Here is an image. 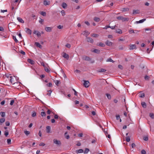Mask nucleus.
I'll list each match as a JSON object with an SVG mask.
<instances>
[{"label":"nucleus","mask_w":154,"mask_h":154,"mask_svg":"<svg viewBox=\"0 0 154 154\" xmlns=\"http://www.w3.org/2000/svg\"><path fill=\"white\" fill-rule=\"evenodd\" d=\"M8 80L10 81L11 83L13 84L15 83L16 79L14 77L11 76L10 77V79H9Z\"/></svg>","instance_id":"nucleus-1"},{"label":"nucleus","mask_w":154,"mask_h":154,"mask_svg":"<svg viewBox=\"0 0 154 154\" xmlns=\"http://www.w3.org/2000/svg\"><path fill=\"white\" fill-rule=\"evenodd\" d=\"M84 85L86 88H88L90 85V83L88 81L84 80Z\"/></svg>","instance_id":"nucleus-2"},{"label":"nucleus","mask_w":154,"mask_h":154,"mask_svg":"<svg viewBox=\"0 0 154 154\" xmlns=\"http://www.w3.org/2000/svg\"><path fill=\"white\" fill-rule=\"evenodd\" d=\"M82 59L84 60L87 61H90L91 60V59L90 57L86 56H83Z\"/></svg>","instance_id":"nucleus-3"},{"label":"nucleus","mask_w":154,"mask_h":154,"mask_svg":"<svg viewBox=\"0 0 154 154\" xmlns=\"http://www.w3.org/2000/svg\"><path fill=\"white\" fill-rule=\"evenodd\" d=\"M54 143L57 145H60L61 142L59 140H57L56 139H54L53 140Z\"/></svg>","instance_id":"nucleus-4"},{"label":"nucleus","mask_w":154,"mask_h":154,"mask_svg":"<svg viewBox=\"0 0 154 154\" xmlns=\"http://www.w3.org/2000/svg\"><path fill=\"white\" fill-rule=\"evenodd\" d=\"M63 57L66 58L67 60L69 59V55L65 53H63Z\"/></svg>","instance_id":"nucleus-5"},{"label":"nucleus","mask_w":154,"mask_h":154,"mask_svg":"<svg viewBox=\"0 0 154 154\" xmlns=\"http://www.w3.org/2000/svg\"><path fill=\"white\" fill-rule=\"evenodd\" d=\"M86 39L88 42L91 43H93L94 40L92 38L89 37H87L86 38Z\"/></svg>","instance_id":"nucleus-6"},{"label":"nucleus","mask_w":154,"mask_h":154,"mask_svg":"<svg viewBox=\"0 0 154 154\" xmlns=\"http://www.w3.org/2000/svg\"><path fill=\"white\" fill-rule=\"evenodd\" d=\"M33 33L36 34L38 37L41 36V33L38 31L35 30L33 32Z\"/></svg>","instance_id":"nucleus-7"},{"label":"nucleus","mask_w":154,"mask_h":154,"mask_svg":"<svg viewBox=\"0 0 154 154\" xmlns=\"http://www.w3.org/2000/svg\"><path fill=\"white\" fill-rule=\"evenodd\" d=\"M105 43L106 45L109 46H111L113 44L112 42H110L108 40H107L105 42Z\"/></svg>","instance_id":"nucleus-8"},{"label":"nucleus","mask_w":154,"mask_h":154,"mask_svg":"<svg viewBox=\"0 0 154 154\" xmlns=\"http://www.w3.org/2000/svg\"><path fill=\"white\" fill-rule=\"evenodd\" d=\"M136 47L135 45H130L129 49L130 50H133L136 49Z\"/></svg>","instance_id":"nucleus-9"},{"label":"nucleus","mask_w":154,"mask_h":154,"mask_svg":"<svg viewBox=\"0 0 154 154\" xmlns=\"http://www.w3.org/2000/svg\"><path fill=\"white\" fill-rule=\"evenodd\" d=\"M52 28V27H46L45 28V30L47 32H51Z\"/></svg>","instance_id":"nucleus-10"},{"label":"nucleus","mask_w":154,"mask_h":154,"mask_svg":"<svg viewBox=\"0 0 154 154\" xmlns=\"http://www.w3.org/2000/svg\"><path fill=\"white\" fill-rule=\"evenodd\" d=\"M27 61L32 65H33L35 63V62L33 60L30 59H28Z\"/></svg>","instance_id":"nucleus-11"},{"label":"nucleus","mask_w":154,"mask_h":154,"mask_svg":"<svg viewBox=\"0 0 154 154\" xmlns=\"http://www.w3.org/2000/svg\"><path fill=\"white\" fill-rule=\"evenodd\" d=\"M50 3V1H48L45 0L44 1V4L45 5H49Z\"/></svg>","instance_id":"nucleus-12"},{"label":"nucleus","mask_w":154,"mask_h":154,"mask_svg":"<svg viewBox=\"0 0 154 154\" xmlns=\"http://www.w3.org/2000/svg\"><path fill=\"white\" fill-rule=\"evenodd\" d=\"M46 131L47 133H49L50 132L51 127L49 126H47L46 128Z\"/></svg>","instance_id":"nucleus-13"},{"label":"nucleus","mask_w":154,"mask_h":154,"mask_svg":"<svg viewBox=\"0 0 154 154\" xmlns=\"http://www.w3.org/2000/svg\"><path fill=\"white\" fill-rule=\"evenodd\" d=\"M35 45L36 46L39 48H42V46L39 42H35Z\"/></svg>","instance_id":"nucleus-14"},{"label":"nucleus","mask_w":154,"mask_h":154,"mask_svg":"<svg viewBox=\"0 0 154 154\" xmlns=\"http://www.w3.org/2000/svg\"><path fill=\"white\" fill-rule=\"evenodd\" d=\"M26 33L29 34L30 35H31L32 34V31L29 28H26Z\"/></svg>","instance_id":"nucleus-15"},{"label":"nucleus","mask_w":154,"mask_h":154,"mask_svg":"<svg viewBox=\"0 0 154 154\" xmlns=\"http://www.w3.org/2000/svg\"><path fill=\"white\" fill-rule=\"evenodd\" d=\"M141 104L143 108H146V103L145 102H141Z\"/></svg>","instance_id":"nucleus-16"},{"label":"nucleus","mask_w":154,"mask_h":154,"mask_svg":"<svg viewBox=\"0 0 154 154\" xmlns=\"http://www.w3.org/2000/svg\"><path fill=\"white\" fill-rule=\"evenodd\" d=\"M146 20V19H142V20H141L139 21H137L136 22V23H142L143 22H144Z\"/></svg>","instance_id":"nucleus-17"},{"label":"nucleus","mask_w":154,"mask_h":154,"mask_svg":"<svg viewBox=\"0 0 154 154\" xmlns=\"http://www.w3.org/2000/svg\"><path fill=\"white\" fill-rule=\"evenodd\" d=\"M17 19L19 22L22 23H24V21L23 20V19L21 18L20 17H17Z\"/></svg>","instance_id":"nucleus-18"},{"label":"nucleus","mask_w":154,"mask_h":154,"mask_svg":"<svg viewBox=\"0 0 154 154\" xmlns=\"http://www.w3.org/2000/svg\"><path fill=\"white\" fill-rule=\"evenodd\" d=\"M106 71V69L103 68H101L99 70L98 72H104Z\"/></svg>","instance_id":"nucleus-19"},{"label":"nucleus","mask_w":154,"mask_h":154,"mask_svg":"<svg viewBox=\"0 0 154 154\" xmlns=\"http://www.w3.org/2000/svg\"><path fill=\"white\" fill-rule=\"evenodd\" d=\"M116 33H117L119 34H121L122 33V30L120 29H118L117 30H116Z\"/></svg>","instance_id":"nucleus-20"},{"label":"nucleus","mask_w":154,"mask_h":154,"mask_svg":"<svg viewBox=\"0 0 154 154\" xmlns=\"http://www.w3.org/2000/svg\"><path fill=\"white\" fill-rule=\"evenodd\" d=\"M83 152V150L82 149H79L76 150V152L77 153H82Z\"/></svg>","instance_id":"nucleus-21"},{"label":"nucleus","mask_w":154,"mask_h":154,"mask_svg":"<svg viewBox=\"0 0 154 154\" xmlns=\"http://www.w3.org/2000/svg\"><path fill=\"white\" fill-rule=\"evenodd\" d=\"M93 52L98 54L100 53V51L98 49H95L93 51Z\"/></svg>","instance_id":"nucleus-22"},{"label":"nucleus","mask_w":154,"mask_h":154,"mask_svg":"<svg viewBox=\"0 0 154 154\" xmlns=\"http://www.w3.org/2000/svg\"><path fill=\"white\" fill-rule=\"evenodd\" d=\"M63 8H65L67 7V5L65 3L63 2L62 3V5Z\"/></svg>","instance_id":"nucleus-23"},{"label":"nucleus","mask_w":154,"mask_h":154,"mask_svg":"<svg viewBox=\"0 0 154 154\" xmlns=\"http://www.w3.org/2000/svg\"><path fill=\"white\" fill-rule=\"evenodd\" d=\"M5 119L4 118H1L0 119V124L1 125L2 123L5 122Z\"/></svg>","instance_id":"nucleus-24"},{"label":"nucleus","mask_w":154,"mask_h":154,"mask_svg":"<svg viewBox=\"0 0 154 154\" xmlns=\"http://www.w3.org/2000/svg\"><path fill=\"white\" fill-rule=\"evenodd\" d=\"M129 9L128 8H122V11H127L129 10Z\"/></svg>","instance_id":"nucleus-25"},{"label":"nucleus","mask_w":154,"mask_h":154,"mask_svg":"<svg viewBox=\"0 0 154 154\" xmlns=\"http://www.w3.org/2000/svg\"><path fill=\"white\" fill-rule=\"evenodd\" d=\"M129 19L128 18L124 17H123V18L122 20L123 22L128 21L129 20Z\"/></svg>","instance_id":"nucleus-26"},{"label":"nucleus","mask_w":154,"mask_h":154,"mask_svg":"<svg viewBox=\"0 0 154 154\" xmlns=\"http://www.w3.org/2000/svg\"><path fill=\"white\" fill-rule=\"evenodd\" d=\"M139 97L141 98H143L145 97V94L143 93H141L139 94Z\"/></svg>","instance_id":"nucleus-27"},{"label":"nucleus","mask_w":154,"mask_h":154,"mask_svg":"<svg viewBox=\"0 0 154 154\" xmlns=\"http://www.w3.org/2000/svg\"><path fill=\"white\" fill-rule=\"evenodd\" d=\"M94 20L96 22H98L100 21V19L98 17H95L94 18Z\"/></svg>","instance_id":"nucleus-28"},{"label":"nucleus","mask_w":154,"mask_h":154,"mask_svg":"<svg viewBox=\"0 0 154 154\" xmlns=\"http://www.w3.org/2000/svg\"><path fill=\"white\" fill-rule=\"evenodd\" d=\"M140 12V11L139 10H133V14H138Z\"/></svg>","instance_id":"nucleus-29"},{"label":"nucleus","mask_w":154,"mask_h":154,"mask_svg":"<svg viewBox=\"0 0 154 154\" xmlns=\"http://www.w3.org/2000/svg\"><path fill=\"white\" fill-rule=\"evenodd\" d=\"M149 116L152 119H154V114L153 113H150L149 114Z\"/></svg>","instance_id":"nucleus-30"},{"label":"nucleus","mask_w":154,"mask_h":154,"mask_svg":"<svg viewBox=\"0 0 154 154\" xmlns=\"http://www.w3.org/2000/svg\"><path fill=\"white\" fill-rule=\"evenodd\" d=\"M85 33L84 34L87 37V36L90 33L88 31H85Z\"/></svg>","instance_id":"nucleus-31"},{"label":"nucleus","mask_w":154,"mask_h":154,"mask_svg":"<svg viewBox=\"0 0 154 154\" xmlns=\"http://www.w3.org/2000/svg\"><path fill=\"white\" fill-rule=\"evenodd\" d=\"M13 38L15 42L16 43H18V41L16 39V37L15 36H13Z\"/></svg>","instance_id":"nucleus-32"},{"label":"nucleus","mask_w":154,"mask_h":154,"mask_svg":"<svg viewBox=\"0 0 154 154\" xmlns=\"http://www.w3.org/2000/svg\"><path fill=\"white\" fill-rule=\"evenodd\" d=\"M107 62H110L112 63H114V61L112 60L111 58L108 59L106 61Z\"/></svg>","instance_id":"nucleus-33"},{"label":"nucleus","mask_w":154,"mask_h":154,"mask_svg":"<svg viewBox=\"0 0 154 154\" xmlns=\"http://www.w3.org/2000/svg\"><path fill=\"white\" fill-rule=\"evenodd\" d=\"M41 116H46V113L45 112H42L41 113Z\"/></svg>","instance_id":"nucleus-34"},{"label":"nucleus","mask_w":154,"mask_h":154,"mask_svg":"<svg viewBox=\"0 0 154 154\" xmlns=\"http://www.w3.org/2000/svg\"><path fill=\"white\" fill-rule=\"evenodd\" d=\"M0 114L2 117H4L5 116V113L4 112H0Z\"/></svg>","instance_id":"nucleus-35"},{"label":"nucleus","mask_w":154,"mask_h":154,"mask_svg":"<svg viewBox=\"0 0 154 154\" xmlns=\"http://www.w3.org/2000/svg\"><path fill=\"white\" fill-rule=\"evenodd\" d=\"M36 116V113L35 111H33L32 114V117H35Z\"/></svg>","instance_id":"nucleus-36"},{"label":"nucleus","mask_w":154,"mask_h":154,"mask_svg":"<svg viewBox=\"0 0 154 154\" xmlns=\"http://www.w3.org/2000/svg\"><path fill=\"white\" fill-rule=\"evenodd\" d=\"M130 140V139L129 136H127L126 137V140L127 142H129Z\"/></svg>","instance_id":"nucleus-37"},{"label":"nucleus","mask_w":154,"mask_h":154,"mask_svg":"<svg viewBox=\"0 0 154 154\" xmlns=\"http://www.w3.org/2000/svg\"><path fill=\"white\" fill-rule=\"evenodd\" d=\"M91 36H92L96 38L97 37L99 36V35L96 34H92L91 35Z\"/></svg>","instance_id":"nucleus-38"},{"label":"nucleus","mask_w":154,"mask_h":154,"mask_svg":"<svg viewBox=\"0 0 154 154\" xmlns=\"http://www.w3.org/2000/svg\"><path fill=\"white\" fill-rule=\"evenodd\" d=\"M55 83L57 86H58L60 84V82L58 80H56L55 81Z\"/></svg>","instance_id":"nucleus-39"},{"label":"nucleus","mask_w":154,"mask_h":154,"mask_svg":"<svg viewBox=\"0 0 154 154\" xmlns=\"http://www.w3.org/2000/svg\"><path fill=\"white\" fill-rule=\"evenodd\" d=\"M89 151V150L88 149V148H86L85 151H84V154H86V153H87Z\"/></svg>","instance_id":"nucleus-40"},{"label":"nucleus","mask_w":154,"mask_h":154,"mask_svg":"<svg viewBox=\"0 0 154 154\" xmlns=\"http://www.w3.org/2000/svg\"><path fill=\"white\" fill-rule=\"evenodd\" d=\"M106 95L108 99L110 100L111 99V96L110 94H106Z\"/></svg>","instance_id":"nucleus-41"},{"label":"nucleus","mask_w":154,"mask_h":154,"mask_svg":"<svg viewBox=\"0 0 154 154\" xmlns=\"http://www.w3.org/2000/svg\"><path fill=\"white\" fill-rule=\"evenodd\" d=\"M47 91L48 92L47 94V95H48V96H50L51 95V94L52 92V91L51 90H49L48 91Z\"/></svg>","instance_id":"nucleus-42"},{"label":"nucleus","mask_w":154,"mask_h":154,"mask_svg":"<svg viewBox=\"0 0 154 154\" xmlns=\"http://www.w3.org/2000/svg\"><path fill=\"white\" fill-rule=\"evenodd\" d=\"M116 18L119 20H122V18H123V17L122 16H119L117 17Z\"/></svg>","instance_id":"nucleus-43"},{"label":"nucleus","mask_w":154,"mask_h":154,"mask_svg":"<svg viewBox=\"0 0 154 154\" xmlns=\"http://www.w3.org/2000/svg\"><path fill=\"white\" fill-rule=\"evenodd\" d=\"M19 52L22 54L23 55H25V52L22 50H20Z\"/></svg>","instance_id":"nucleus-44"},{"label":"nucleus","mask_w":154,"mask_h":154,"mask_svg":"<svg viewBox=\"0 0 154 154\" xmlns=\"http://www.w3.org/2000/svg\"><path fill=\"white\" fill-rule=\"evenodd\" d=\"M99 46L101 47H104L105 46V45L103 43L100 42L99 44Z\"/></svg>","instance_id":"nucleus-45"},{"label":"nucleus","mask_w":154,"mask_h":154,"mask_svg":"<svg viewBox=\"0 0 154 154\" xmlns=\"http://www.w3.org/2000/svg\"><path fill=\"white\" fill-rule=\"evenodd\" d=\"M45 70L47 72H50V70L47 67H45Z\"/></svg>","instance_id":"nucleus-46"},{"label":"nucleus","mask_w":154,"mask_h":154,"mask_svg":"<svg viewBox=\"0 0 154 154\" xmlns=\"http://www.w3.org/2000/svg\"><path fill=\"white\" fill-rule=\"evenodd\" d=\"M8 135V131L6 130L5 131V136L7 137Z\"/></svg>","instance_id":"nucleus-47"},{"label":"nucleus","mask_w":154,"mask_h":154,"mask_svg":"<svg viewBox=\"0 0 154 154\" xmlns=\"http://www.w3.org/2000/svg\"><path fill=\"white\" fill-rule=\"evenodd\" d=\"M24 133L26 135H28L30 134L29 131H25Z\"/></svg>","instance_id":"nucleus-48"},{"label":"nucleus","mask_w":154,"mask_h":154,"mask_svg":"<svg viewBox=\"0 0 154 154\" xmlns=\"http://www.w3.org/2000/svg\"><path fill=\"white\" fill-rule=\"evenodd\" d=\"M41 14L44 16H46V13L45 12L42 11Z\"/></svg>","instance_id":"nucleus-49"},{"label":"nucleus","mask_w":154,"mask_h":154,"mask_svg":"<svg viewBox=\"0 0 154 154\" xmlns=\"http://www.w3.org/2000/svg\"><path fill=\"white\" fill-rule=\"evenodd\" d=\"M7 142L8 144H11V140L10 139H8L7 140Z\"/></svg>","instance_id":"nucleus-50"},{"label":"nucleus","mask_w":154,"mask_h":154,"mask_svg":"<svg viewBox=\"0 0 154 154\" xmlns=\"http://www.w3.org/2000/svg\"><path fill=\"white\" fill-rule=\"evenodd\" d=\"M129 32L130 33H134L135 32L134 30L132 29H130L129 31Z\"/></svg>","instance_id":"nucleus-51"},{"label":"nucleus","mask_w":154,"mask_h":154,"mask_svg":"<svg viewBox=\"0 0 154 154\" xmlns=\"http://www.w3.org/2000/svg\"><path fill=\"white\" fill-rule=\"evenodd\" d=\"M61 13L62 14V15L63 16H64L65 15V11L63 10H62L61 11Z\"/></svg>","instance_id":"nucleus-52"},{"label":"nucleus","mask_w":154,"mask_h":154,"mask_svg":"<svg viewBox=\"0 0 154 154\" xmlns=\"http://www.w3.org/2000/svg\"><path fill=\"white\" fill-rule=\"evenodd\" d=\"M146 152L144 149H143L141 152V154H146Z\"/></svg>","instance_id":"nucleus-53"},{"label":"nucleus","mask_w":154,"mask_h":154,"mask_svg":"<svg viewBox=\"0 0 154 154\" xmlns=\"http://www.w3.org/2000/svg\"><path fill=\"white\" fill-rule=\"evenodd\" d=\"M45 145V144L43 142H41L39 144V146H44Z\"/></svg>","instance_id":"nucleus-54"},{"label":"nucleus","mask_w":154,"mask_h":154,"mask_svg":"<svg viewBox=\"0 0 154 154\" xmlns=\"http://www.w3.org/2000/svg\"><path fill=\"white\" fill-rule=\"evenodd\" d=\"M66 46L68 48H70L71 45L69 44H67L66 45Z\"/></svg>","instance_id":"nucleus-55"},{"label":"nucleus","mask_w":154,"mask_h":154,"mask_svg":"<svg viewBox=\"0 0 154 154\" xmlns=\"http://www.w3.org/2000/svg\"><path fill=\"white\" fill-rule=\"evenodd\" d=\"M118 67L121 69H122L123 68V66L121 65H118Z\"/></svg>","instance_id":"nucleus-56"},{"label":"nucleus","mask_w":154,"mask_h":154,"mask_svg":"<svg viewBox=\"0 0 154 154\" xmlns=\"http://www.w3.org/2000/svg\"><path fill=\"white\" fill-rule=\"evenodd\" d=\"M148 137L146 136H145L143 137V140L145 141H147L148 140Z\"/></svg>","instance_id":"nucleus-57"},{"label":"nucleus","mask_w":154,"mask_h":154,"mask_svg":"<svg viewBox=\"0 0 154 154\" xmlns=\"http://www.w3.org/2000/svg\"><path fill=\"white\" fill-rule=\"evenodd\" d=\"M149 78V76H148L146 75L145 76V79L146 80H148Z\"/></svg>","instance_id":"nucleus-58"},{"label":"nucleus","mask_w":154,"mask_h":154,"mask_svg":"<svg viewBox=\"0 0 154 154\" xmlns=\"http://www.w3.org/2000/svg\"><path fill=\"white\" fill-rule=\"evenodd\" d=\"M14 103V100H11V101L10 105H12Z\"/></svg>","instance_id":"nucleus-59"},{"label":"nucleus","mask_w":154,"mask_h":154,"mask_svg":"<svg viewBox=\"0 0 154 154\" xmlns=\"http://www.w3.org/2000/svg\"><path fill=\"white\" fill-rule=\"evenodd\" d=\"M5 124L6 126H9L10 125L9 122L8 121L6 122H5Z\"/></svg>","instance_id":"nucleus-60"},{"label":"nucleus","mask_w":154,"mask_h":154,"mask_svg":"<svg viewBox=\"0 0 154 154\" xmlns=\"http://www.w3.org/2000/svg\"><path fill=\"white\" fill-rule=\"evenodd\" d=\"M116 119L117 120H119L120 119V116L119 115H116Z\"/></svg>","instance_id":"nucleus-61"},{"label":"nucleus","mask_w":154,"mask_h":154,"mask_svg":"<svg viewBox=\"0 0 154 154\" xmlns=\"http://www.w3.org/2000/svg\"><path fill=\"white\" fill-rule=\"evenodd\" d=\"M54 118L55 119H57L58 118V116L57 115V114H56V115H55L54 116Z\"/></svg>","instance_id":"nucleus-62"},{"label":"nucleus","mask_w":154,"mask_h":154,"mask_svg":"<svg viewBox=\"0 0 154 154\" xmlns=\"http://www.w3.org/2000/svg\"><path fill=\"white\" fill-rule=\"evenodd\" d=\"M63 28V26L61 25H59L57 26V28L59 29H61Z\"/></svg>","instance_id":"nucleus-63"},{"label":"nucleus","mask_w":154,"mask_h":154,"mask_svg":"<svg viewBox=\"0 0 154 154\" xmlns=\"http://www.w3.org/2000/svg\"><path fill=\"white\" fill-rule=\"evenodd\" d=\"M83 136V134L82 133H79L78 134V136L80 137H82Z\"/></svg>","instance_id":"nucleus-64"}]
</instances>
